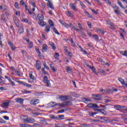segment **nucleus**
<instances>
[{"label": "nucleus", "instance_id": "1", "mask_svg": "<svg viewBox=\"0 0 127 127\" xmlns=\"http://www.w3.org/2000/svg\"><path fill=\"white\" fill-rule=\"evenodd\" d=\"M23 122L24 123H26L27 124H34L36 121H35V119L32 118H27L26 119H23Z\"/></svg>", "mask_w": 127, "mask_h": 127}, {"label": "nucleus", "instance_id": "2", "mask_svg": "<svg viewBox=\"0 0 127 127\" xmlns=\"http://www.w3.org/2000/svg\"><path fill=\"white\" fill-rule=\"evenodd\" d=\"M59 100H61L62 102H64L65 101H67L69 100V96H63V95H60L59 96Z\"/></svg>", "mask_w": 127, "mask_h": 127}, {"label": "nucleus", "instance_id": "3", "mask_svg": "<svg viewBox=\"0 0 127 127\" xmlns=\"http://www.w3.org/2000/svg\"><path fill=\"white\" fill-rule=\"evenodd\" d=\"M44 82L46 84L47 87H50L51 86V83H50V81L48 80V77L47 76L44 77Z\"/></svg>", "mask_w": 127, "mask_h": 127}, {"label": "nucleus", "instance_id": "4", "mask_svg": "<svg viewBox=\"0 0 127 127\" xmlns=\"http://www.w3.org/2000/svg\"><path fill=\"white\" fill-rule=\"evenodd\" d=\"M39 103V99H32L30 101V104L32 106H35V105H37Z\"/></svg>", "mask_w": 127, "mask_h": 127}, {"label": "nucleus", "instance_id": "5", "mask_svg": "<svg viewBox=\"0 0 127 127\" xmlns=\"http://www.w3.org/2000/svg\"><path fill=\"white\" fill-rule=\"evenodd\" d=\"M35 67L37 70H39L41 69V62L39 60L36 61Z\"/></svg>", "mask_w": 127, "mask_h": 127}, {"label": "nucleus", "instance_id": "6", "mask_svg": "<svg viewBox=\"0 0 127 127\" xmlns=\"http://www.w3.org/2000/svg\"><path fill=\"white\" fill-rule=\"evenodd\" d=\"M118 80L119 81V82H120L122 84V85H123V86H124V87L125 86L126 88H127V81H125V80L123 79L122 78L119 77L118 78Z\"/></svg>", "mask_w": 127, "mask_h": 127}, {"label": "nucleus", "instance_id": "7", "mask_svg": "<svg viewBox=\"0 0 127 127\" xmlns=\"http://www.w3.org/2000/svg\"><path fill=\"white\" fill-rule=\"evenodd\" d=\"M92 96L93 99H94V100H101V99H102L101 95H100V94H93Z\"/></svg>", "mask_w": 127, "mask_h": 127}, {"label": "nucleus", "instance_id": "8", "mask_svg": "<svg viewBox=\"0 0 127 127\" xmlns=\"http://www.w3.org/2000/svg\"><path fill=\"white\" fill-rule=\"evenodd\" d=\"M69 7H70L71 9H72L74 11H77V10H78V8H77V7L76 6V5H75V4L74 3H70Z\"/></svg>", "mask_w": 127, "mask_h": 127}, {"label": "nucleus", "instance_id": "9", "mask_svg": "<svg viewBox=\"0 0 127 127\" xmlns=\"http://www.w3.org/2000/svg\"><path fill=\"white\" fill-rule=\"evenodd\" d=\"M16 103H18L19 104H20L21 105H22L23 104V102H24V99L21 98H18L15 99Z\"/></svg>", "mask_w": 127, "mask_h": 127}, {"label": "nucleus", "instance_id": "10", "mask_svg": "<svg viewBox=\"0 0 127 127\" xmlns=\"http://www.w3.org/2000/svg\"><path fill=\"white\" fill-rule=\"evenodd\" d=\"M19 83H20V84H22L23 86H24L25 87H27V88H31V87H32V85H31V84H29L23 81H20L19 82Z\"/></svg>", "mask_w": 127, "mask_h": 127}, {"label": "nucleus", "instance_id": "11", "mask_svg": "<svg viewBox=\"0 0 127 127\" xmlns=\"http://www.w3.org/2000/svg\"><path fill=\"white\" fill-rule=\"evenodd\" d=\"M47 5L50 8H51V9H54V6H53V3L51 2V0H48Z\"/></svg>", "mask_w": 127, "mask_h": 127}, {"label": "nucleus", "instance_id": "12", "mask_svg": "<svg viewBox=\"0 0 127 127\" xmlns=\"http://www.w3.org/2000/svg\"><path fill=\"white\" fill-rule=\"evenodd\" d=\"M9 106V103L4 102L1 104V107L3 109H7V107Z\"/></svg>", "mask_w": 127, "mask_h": 127}, {"label": "nucleus", "instance_id": "13", "mask_svg": "<svg viewBox=\"0 0 127 127\" xmlns=\"http://www.w3.org/2000/svg\"><path fill=\"white\" fill-rule=\"evenodd\" d=\"M99 112V113H101L102 115H104V116H106L107 115V111L104 110L103 109H98V110H95V112Z\"/></svg>", "mask_w": 127, "mask_h": 127}, {"label": "nucleus", "instance_id": "14", "mask_svg": "<svg viewBox=\"0 0 127 127\" xmlns=\"http://www.w3.org/2000/svg\"><path fill=\"white\" fill-rule=\"evenodd\" d=\"M107 24L112 29H115V24L113 22L107 21Z\"/></svg>", "mask_w": 127, "mask_h": 127}, {"label": "nucleus", "instance_id": "15", "mask_svg": "<svg viewBox=\"0 0 127 127\" xmlns=\"http://www.w3.org/2000/svg\"><path fill=\"white\" fill-rule=\"evenodd\" d=\"M37 17H38L39 21H42L43 20H44V16H43L41 14H38Z\"/></svg>", "mask_w": 127, "mask_h": 127}, {"label": "nucleus", "instance_id": "16", "mask_svg": "<svg viewBox=\"0 0 127 127\" xmlns=\"http://www.w3.org/2000/svg\"><path fill=\"white\" fill-rule=\"evenodd\" d=\"M25 8L26 10H27L28 11V14H30V15H33V14H34V12H31L30 9H28V6H27V5L25 4Z\"/></svg>", "mask_w": 127, "mask_h": 127}, {"label": "nucleus", "instance_id": "17", "mask_svg": "<svg viewBox=\"0 0 127 127\" xmlns=\"http://www.w3.org/2000/svg\"><path fill=\"white\" fill-rule=\"evenodd\" d=\"M38 23L40 26H42V27H44V26L46 25V22H44V20L39 21V22H38Z\"/></svg>", "mask_w": 127, "mask_h": 127}, {"label": "nucleus", "instance_id": "18", "mask_svg": "<svg viewBox=\"0 0 127 127\" xmlns=\"http://www.w3.org/2000/svg\"><path fill=\"white\" fill-rule=\"evenodd\" d=\"M50 28H51V27L49 25H46L45 27L44 30L46 32H47V33H48V32L50 31Z\"/></svg>", "mask_w": 127, "mask_h": 127}, {"label": "nucleus", "instance_id": "19", "mask_svg": "<svg viewBox=\"0 0 127 127\" xmlns=\"http://www.w3.org/2000/svg\"><path fill=\"white\" fill-rule=\"evenodd\" d=\"M48 46L46 44H44L42 47V52H47Z\"/></svg>", "mask_w": 127, "mask_h": 127}, {"label": "nucleus", "instance_id": "20", "mask_svg": "<svg viewBox=\"0 0 127 127\" xmlns=\"http://www.w3.org/2000/svg\"><path fill=\"white\" fill-rule=\"evenodd\" d=\"M96 30L98 33H100V34H102V35L105 34V31H104L103 30H102L101 29H96Z\"/></svg>", "mask_w": 127, "mask_h": 127}, {"label": "nucleus", "instance_id": "21", "mask_svg": "<svg viewBox=\"0 0 127 127\" xmlns=\"http://www.w3.org/2000/svg\"><path fill=\"white\" fill-rule=\"evenodd\" d=\"M8 45L10 46L11 50L12 51L15 50V49L16 48H15V47H14V45H13V43H12V42H9Z\"/></svg>", "mask_w": 127, "mask_h": 127}, {"label": "nucleus", "instance_id": "22", "mask_svg": "<svg viewBox=\"0 0 127 127\" xmlns=\"http://www.w3.org/2000/svg\"><path fill=\"white\" fill-rule=\"evenodd\" d=\"M49 43L50 45H51V47H52V49L54 50H56V47L55 46V44L52 42H49Z\"/></svg>", "mask_w": 127, "mask_h": 127}, {"label": "nucleus", "instance_id": "23", "mask_svg": "<svg viewBox=\"0 0 127 127\" xmlns=\"http://www.w3.org/2000/svg\"><path fill=\"white\" fill-rule=\"evenodd\" d=\"M120 54L123 55V56H125V57H127V51H120Z\"/></svg>", "mask_w": 127, "mask_h": 127}, {"label": "nucleus", "instance_id": "24", "mask_svg": "<svg viewBox=\"0 0 127 127\" xmlns=\"http://www.w3.org/2000/svg\"><path fill=\"white\" fill-rule=\"evenodd\" d=\"M114 108L118 111H120L122 109V106L119 105H116L114 106Z\"/></svg>", "mask_w": 127, "mask_h": 127}, {"label": "nucleus", "instance_id": "25", "mask_svg": "<svg viewBox=\"0 0 127 127\" xmlns=\"http://www.w3.org/2000/svg\"><path fill=\"white\" fill-rule=\"evenodd\" d=\"M56 119L59 120H64V115H59L58 117H56Z\"/></svg>", "mask_w": 127, "mask_h": 127}, {"label": "nucleus", "instance_id": "26", "mask_svg": "<svg viewBox=\"0 0 127 127\" xmlns=\"http://www.w3.org/2000/svg\"><path fill=\"white\" fill-rule=\"evenodd\" d=\"M41 94H42V92H36L34 93V95L35 97H40V96H41Z\"/></svg>", "mask_w": 127, "mask_h": 127}, {"label": "nucleus", "instance_id": "27", "mask_svg": "<svg viewBox=\"0 0 127 127\" xmlns=\"http://www.w3.org/2000/svg\"><path fill=\"white\" fill-rule=\"evenodd\" d=\"M52 29H53V31L55 32V33H56L58 35H60V33H59V32H58V30H57V28H56L55 27H53Z\"/></svg>", "mask_w": 127, "mask_h": 127}, {"label": "nucleus", "instance_id": "28", "mask_svg": "<svg viewBox=\"0 0 127 127\" xmlns=\"http://www.w3.org/2000/svg\"><path fill=\"white\" fill-rule=\"evenodd\" d=\"M92 106H93V108L94 109V111H96V110H99V109H99V106H98V105L96 104H92Z\"/></svg>", "mask_w": 127, "mask_h": 127}, {"label": "nucleus", "instance_id": "29", "mask_svg": "<svg viewBox=\"0 0 127 127\" xmlns=\"http://www.w3.org/2000/svg\"><path fill=\"white\" fill-rule=\"evenodd\" d=\"M20 127H32L31 125L28 124H20Z\"/></svg>", "mask_w": 127, "mask_h": 127}, {"label": "nucleus", "instance_id": "30", "mask_svg": "<svg viewBox=\"0 0 127 127\" xmlns=\"http://www.w3.org/2000/svg\"><path fill=\"white\" fill-rule=\"evenodd\" d=\"M59 54L58 53H56L55 54V55L54 56V57L55 58V59H56L57 60H59Z\"/></svg>", "mask_w": 127, "mask_h": 127}, {"label": "nucleus", "instance_id": "31", "mask_svg": "<svg viewBox=\"0 0 127 127\" xmlns=\"http://www.w3.org/2000/svg\"><path fill=\"white\" fill-rule=\"evenodd\" d=\"M65 107H69L70 106H72V102L71 101H67L65 102Z\"/></svg>", "mask_w": 127, "mask_h": 127}, {"label": "nucleus", "instance_id": "32", "mask_svg": "<svg viewBox=\"0 0 127 127\" xmlns=\"http://www.w3.org/2000/svg\"><path fill=\"white\" fill-rule=\"evenodd\" d=\"M92 37L93 38V39H94V40H96V41H97V40H99V36H98L97 35H92Z\"/></svg>", "mask_w": 127, "mask_h": 127}, {"label": "nucleus", "instance_id": "33", "mask_svg": "<svg viewBox=\"0 0 127 127\" xmlns=\"http://www.w3.org/2000/svg\"><path fill=\"white\" fill-rule=\"evenodd\" d=\"M82 101L84 102V103H86L87 102H91V99L84 98L82 99Z\"/></svg>", "mask_w": 127, "mask_h": 127}, {"label": "nucleus", "instance_id": "34", "mask_svg": "<svg viewBox=\"0 0 127 127\" xmlns=\"http://www.w3.org/2000/svg\"><path fill=\"white\" fill-rule=\"evenodd\" d=\"M50 66L51 70H52L53 72H56V69H55V67H54L52 64H50Z\"/></svg>", "mask_w": 127, "mask_h": 127}, {"label": "nucleus", "instance_id": "35", "mask_svg": "<svg viewBox=\"0 0 127 127\" xmlns=\"http://www.w3.org/2000/svg\"><path fill=\"white\" fill-rule=\"evenodd\" d=\"M29 77L32 80H35V78L34 77V76H33V75H32V72H30V73H29Z\"/></svg>", "mask_w": 127, "mask_h": 127}, {"label": "nucleus", "instance_id": "36", "mask_svg": "<svg viewBox=\"0 0 127 127\" xmlns=\"http://www.w3.org/2000/svg\"><path fill=\"white\" fill-rule=\"evenodd\" d=\"M18 32H19L20 34H21V33H23V32H24V30L23 29V28H20L18 31Z\"/></svg>", "mask_w": 127, "mask_h": 127}, {"label": "nucleus", "instance_id": "37", "mask_svg": "<svg viewBox=\"0 0 127 127\" xmlns=\"http://www.w3.org/2000/svg\"><path fill=\"white\" fill-rule=\"evenodd\" d=\"M88 115L90 117H94V116H95V115H97V113H93L92 112H88Z\"/></svg>", "mask_w": 127, "mask_h": 127}, {"label": "nucleus", "instance_id": "38", "mask_svg": "<svg viewBox=\"0 0 127 127\" xmlns=\"http://www.w3.org/2000/svg\"><path fill=\"white\" fill-rule=\"evenodd\" d=\"M43 66L45 69H47V70H49V67L46 64V62H44L43 63Z\"/></svg>", "mask_w": 127, "mask_h": 127}, {"label": "nucleus", "instance_id": "39", "mask_svg": "<svg viewBox=\"0 0 127 127\" xmlns=\"http://www.w3.org/2000/svg\"><path fill=\"white\" fill-rule=\"evenodd\" d=\"M1 19L3 20V21H5L6 20L5 18V15H4V14L1 15Z\"/></svg>", "mask_w": 127, "mask_h": 127}, {"label": "nucleus", "instance_id": "40", "mask_svg": "<svg viewBox=\"0 0 127 127\" xmlns=\"http://www.w3.org/2000/svg\"><path fill=\"white\" fill-rule=\"evenodd\" d=\"M79 3L82 8H86V5H85V4H84V3H83V2L80 1Z\"/></svg>", "mask_w": 127, "mask_h": 127}, {"label": "nucleus", "instance_id": "41", "mask_svg": "<svg viewBox=\"0 0 127 127\" xmlns=\"http://www.w3.org/2000/svg\"><path fill=\"white\" fill-rule=\"evenodd\" d=\"M117 3L119 5H120V7H121V8H125V7H124V6H123V4H122V2L120 1V0H117Z\"/></svg>", "mask_w": 127, "mask_h": 127}, {"label": "nucleus", "instance_id": "42", "mask_svg": "<svg viewBox=\"0 0 127 127\" xmlns=\"http://www.w3.org/2000/svg\"><path fill=\"white\" fill-rule=\"evenodd\" d=\"M49 23L50 25L51 26H54V23H53V21L51 20V19L49 20Z\"/></svg>", "mask_w": 127, "mask_h": 127}, {"label": "nucleus", "instance_id": "43", "mask_svg": "<svg viewBox=\"0 0 127 127\" xmlns=\"http://www.w3.org/2000/svg\"><path fill=\"white\" fill-rule=\"evenodd\" d=\"M14 6L17 9H19V6L17 2H15Z\"/></svg>", "mask_w": 127, "mask_h": 127}, {"label": "nucleus", "instance_id": "44", "mask_svg": "<svg viewBox=\"0 0 127 127\" xmlns=\"http://www.w3.org/2000/svg\"><path fill=\"white\" fill-rule=\"evenodd\" d=\"M15 73L19 77H20V76H21V73L20 72V71H19L18 70H15Z\"/></svg>", "mask_w": 127, "mask_h": 127}, {"label": "nucleus", "instance_id": "45", "mask_svg": "<svg viewBox=\"0 0 127 127\" xmlns=\"http://www.w3.org/2000/svg\"><path fill=\"white\" fill-rule=\"evenodd\" d=\"M21 21H22V22H27H27H28V20L26 18H23V16H22Z\"/></svg>", "mask_w": 127, "mask_h": 127}, {"label": "nucleus", "instance_id": "46", "mask_svg": "<svg viewBox=\"0 0 127 127\" xmlns=\"http://www.w3.org/2000/svg\"><path fill=\"white\" fill-rule=\"evenodd\" d=\"M33 127H43V126L38 124H34L33 125Z\"/></svg>", "mask_w": 127, "mask_h": 127}, {"label": "nucleus", "instance_id": "47", "mask_svg": "<svg viewBox=\"0 0 127 127\" xmlns=\"http://www.w3.org/2000/svg\"><path fill=\"white\" fill-rule=\"evenodd\" d=\"M71 28H72V29L76 30V31H80V29L76 28V27H75V26H74V25H72Z\"/></svg>", "mask_w": 127, "mask_h": 127}, {"label": "nucleus", "instance_id": "48", "mask_svg": "<svg viewBox=\"0 0 127 127\" xmlns=\"http://www.w3.org/2000/svg\"><path fill=\"white\" fill-rule=\"evenodd\" d=\"M20 5L22 6V5H25V3L23 0H21L20 1Z\"/></svg>", "mask_w": 127, "mask_h": 127}, {"label": "nucleus", "instance_id": "49", "mask_svg": "<svg viewBox=\"0 0 127 127\" xmlns=\"http://www.w3.org/2000/svg\"><path fill=\"white\" fill-rule=\"evenodd\" d=\"M22 93H24L25 94H30V93H31V91H27L26 90H24V91H22Z\"/></svg>", "mask_w": 127, "mask_h": 127}, {"label": "nucleus", "instance_id": "50", "mask_svg": "<svg viewBox=\"0 0 127 127\" xmlns=\"http://www.w3.org/2000/svg\"><path fill=\"white\" fill-rule=\"evenodd\" d=\"M0 90L1 91H6V90H7V88L1 86L0 87Z\"/></svg>", "mask_w": 127, "mask_h": 127}, {"label": "nucleus", "instance_id": "51", "mask_svg": "<svg viewBox=\"0 0 127 127\" xmlns=\"http://www.w3.org/2000/svg\"><path fill=\"white\" fill-rule=\"evenodd\" d=\"M32 47H33V43L30 42L29 43V48H32Z\"/></svg>", "mask_w": 127, "mask_h": 127}, {"label": "nucleus", "instance_id": "52", "mask_svg": "<svg viewBox=\"0 0 127 127\" xmlns=\"http://www.w3.org/2000/svg\"><path fill=\"white\" fill-rule=\"evenodd\" d=\"M26 32L27 37H29V36H30V31H29V30L28 29L26 30Z\"/></svg>", "mask_w": 127, "mask_h": 127}, {"label": "nucleus", "instance_id": "53", "mask_svg": "<svg viewBox=\"0 0 127 127\" xmlns=\"http://www.w3.org/2000/svg\"><path fill=\"white\" fill-rule=\"evenodd\" d=\"M60 107H61V108H65V107H66V104L65 103H61Z\"/></svg>", "mask_w": 127, "mask_h": 127}, {"label": "nucleus", "instance_id": "54", "mask_svg": "<svg viewBox=\"0 0 127 127\" xmlns=\"http://www.w3.org/2000/svg\"><path fill=\"white\" fill-rule=\"evenodd\" d=\"M36 51L38 53L39 56H40L41 53L40 52L39 49H36Z\"/></svg>", "mask_w": 127, "mask_h": 127}, {"label": "nucleus", "instance_id": "55", "mask_svg": "<svg viewBox=\"0 0 127 127\" xmlns=\"http://www.w3.org/2000/svg\"><path fill=\"white\" fill-rule=\"evenodd\" d=\"M15 14L17 16H19V15H20V11H15Z\"/></svg>", "mask_w": 127, "mask_h": 127}, {"label": "nucleus", "instance_id": "56", "mask_svg": "<svg viewBox=\"0 0 127 127\" xmlns=\"http://www.w3.org/2000/svg\"><path fill=\"white\" fill-rule=\"evenodd\" d=\"M114 11L116 14H118V15L121 14V11H120V10H115Z\"/></svg>", "mask_w": 127, "mask_h": 127}, {"label": "nucleus", "instance_id": "57", "mask_svg": "<svg viewBox=\"0 0 127 127\" xmlns=\"http://www.w3.org/2000/svg\"><path fill=\"white\" fill-rule=\"evenodd\" d=\"M87 25L89 28H92V24H91V22H87Z\"/></svg>", "mask_w": 127, "mask_h": 127}, {"label": "nucleus", "instance_id": "58", "mask_svg": "<svg viewBox=\"0 0 127 127\" xmlns=\"http://www.w3.org/2000/svg\"><path fill=\"white\" fill-rule=\"evenodd\" d=\"M31 4L32 5L33 7H36L35 2H34L33 1H31Z\"/></svg>", "mask_w": 127, "mask_h": 127}, {"label": "nucleus", "instance_id": "59", "mask_svg": "<svg viewBox=\"0 0 127 127\" xmlns=\"http://www.w3.org/2000/svg\"><path fill=\"white\" fill-rule=\"evenodd\" d=\"M67 15L70 17H72V16H73V14L70 11H67Z\"/></svg>", "mask_w": 127, "mask_h": 127}, {"label": "nucleus", "instance_id": "60", "mask_svg": "<svg viewBox=\"0 0 127 127\" xmlns=\"http://www.w3.org/2000/svg\"><path fill=\"white\" fill-rule=\"evenodd\" d=\"M104 1H105V2H106L108 4H110V5L112 4V2H111L110 0H104Z\"/></svg>", "mask_w": 127, "mask_h": 127}, {"label": "nucleus", "instance_id": "61", "mask_svg": "<svg viewBox=\"0 0 127 127\" xmlns=\"http://www.w3.org/2000/svg\"><path fill=\"white\" fill-rule=\"evenodd\" d=\"M86 15L87 16H88V17H89L90 18H94V16L91 15L89 13H88Z\"/></svg>", "mask_w": 127, "mask_h": 127}, {"label": "nucleus", "instance_id": "62", "mask_svg": "<svg viewBox=\"0 0 127 127\" xmlns=\"http://www.w3.org/2000/svg\"><path fill=\"white\" fill-rule=\"evenodd\" d=\"M5 79H7L9 82L11 80V78H10V77L6 75L5 76Z\"/></svg>", "mask_w": 127, "mask_h": 127}, {"label": "nucleus", "instance_id": "63", "mask_svg": "<svg viewBox=\"0 0 127 127\" xmlns=\"http://www.w3.org/2000/svg\"><path fill=\"white\" fill-rule=\"evenodd\" d=\"M1 78H3L2 77H0V84H4V81L2 80V79H1Z\"/></svg>", "mask_w": 127, "mask_h": 127}, {"label": "nucleus", "instance_id": "64", "mask_svg": "<svg viewBox=\"0 0 127 127\" xmlns=\"http://www.w3.org/2000/svg\"><path fill=\"white\" fill-rule=\"evenodd\" d=\"M72 125H74V123H69L68 125H66L65 126H66V127H73V126H72Z\"/></svg>", "mask_w": 127, "mask_h": 127}]
</instances>
